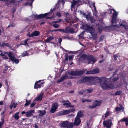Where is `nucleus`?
<instances>
[{
  "label": "nucleus",
  "instance_id": "obj_23",
  "mask_svg": "<svg viewBox=\"0 0 128 128\" xmlns=\"http://www.w3.org/2000/svg\"><path fill=\"white\" fill-rule=\"evenodd\" d=\"M19 113V112H18L15 113V114L14 115L13 117L14 118L15 120H18L20 118V117L18 115Z\"/></svg>",
  "mask_w": 128,
  "mask_h": 128
},
{
  "label": "nucleus",
  "instance_id": "obj_6",
  "mask_svg": "<svg viewBox=\"0 0 128 128\" xmlns=\"http://www.w3.org/2000/svg\"><path fill=\"white\" fill-rule=\"evenodd\" d=\"M112 124V122L111 121L109 120H107L106 121L104 120L103 122V124L104 126L107 128H110Z\"/></svg>",
  "mask_w": 128,
  "mask_h": 128
},
{
  "label": "nucleus",
  "instance_id": "obj_15",
  "mask_svg": "<svg viewBox=\"0 0 128 128\" xmlns=\"http://www.w3.org/2000/svg\"><path fill=\"white\" fill-rule=\"evenodd\" d=\"M119 106L120 107L118 106L115 108V109L116 112L120 111L121 110H122V111H124V108L121 104H120Z\"/></svg>",
  "mask_w": 128,
  "mask_h": 128
},
{
  "label": "nucleus",
  "instance_id": "obj_58",
  "mask_svg": "<svg viewBox=\"0 0 128 128\" xmlns=\"http://www.w3.org/2000/svg\"><path fill=\"white\" fill-rule=\"evenodd\" d=\"M62 41V39L61 38H60L59 40V42L60 44H61V42Z\"/></svg>",
  "mask_w": 128,
  "mask_h": 128
},
{
  "label": "nucleus",
  "instance_id": "obj_34",
  "mask_svg": "<svg viewBox=\"0 0 128 128\" xmlns=\"http://www.w3.org/2000/svg\"><path fill=\"white\" fill-rule=\"evenodd\" d=\"M9 46H10V45L8 43H6L4 42L2 44V47H4L5 46L8 47Z\"/></svg>",
  "mask_w": 128,
  "mask_h": 128
},
{
  "label": "nucleus",
  "instance_id": "obj_39",
  "mask_svg": "<svg viewBox=\"0 0 128 128\" xmlns=\"http://www.w3.org/2000/svg\"><path fill=\"white\" fill-rule=\"evenodd\" d=\"M52 26L55 28H57L60 26V25L57 24H53Z\"/></svg>",
  "mask_w": 128,
  "mask_h": 128
},
{
  "label": "nucleus",
  "instance_id": "obj_43",
  "mask_svg": "<svg viewBox=\"0 0 128 128\" xmlns=\"http://www.w3.org/2000/svg\"><path fill=\"white\" fill-rule=\"evenodd\" d=\"M55 16H58V18H60L61 16V13L60 12H58L56 13V15H55Z\"/></svg>",
  "mask_w": 128,
  "mask_h": 128
},
{
  "label": "nucleus",
  "instance_id": "obj_38",
  "mask_svg": "<svg viewBox=\"0 0 128 128\" xmlns=\"http://www.w3.org/2000/svg\"><path fill=\"white\" fill-rule=\"evenodd\" d=\"M56 110V109L52 107L50 110V112L52 113H54L55 112Z\"/></svg>",
  "mask_w": 128,
  "mask_h": 128
},
{
  "label": "nucleus",
  "instance_id": "obj_33",
  "mask_svg": "<svg viewBox=\"0 0 128 128\" xmlns=\"http://www.w3.org/2000/svg\"><path fill=\"white\" fill-rule=\"evenodd\" d=\"M110 113L109 111H107L105 114L102 116V117H104V119L106 118L109 115Z\"/></svg>",
  "mask_w": 128,
  "mask_h": 128
},
{
  "label": "nucleus",
  "instance_id": "obj_48",
  "mask_svg": "<svg viewBox=\"0 0 128 128\" xmlns=\"http://www.w3.org/2000/svg\"><path fill=\"white\" fill-rule=\"evenodd\" d=\"M80 14H82L83 16H85V18L86 17V15H87L85 13H84L82 11H80Z\"/></svg>",
  "mask_w": 128,
  "mask_h": 128
},
{
  "label": "nucleus",
  "instance_id": "obj_19",
  "mask_svg": "<svg viewBox=\"0 0 128 128\" xmlns=\"http://www.w3.org/2000/svg\"><path fill=\"white\" fill-rule=\"evenodd\" d=\"M38 112L40 113L38 114V116H40L45 115L46 113V111L45 110H39Z\"/></svg>",
  "mask_w": 128,
  "mask_h": 128
},
{
  "label": "nucleus",
  "instance_id": "obj_20",
  "mask_svg": "<svg viewBox=\"0 0 128 128\" xmlns=\"http://www.w3.org/2000/svg\"><path fill=\"white\" fill-rule=\"evenodd\" d=\"M79 2L78 0L76 1L74 0H73L72 3L71 5V7L72 8H74V6L76 5V4Z\"/></svg>",
  "mask_w": 128,
  "mask_h": 128
},
{
  "label": "nucleus",
  "instance_id": "obj_59",
  "mask_svg": "<svg viewBox=\"0 0 128 128\" xmlns=\"http://www.w3.org/2000/svg\"><path fill=\"white\" fill-rule=\"evenodd\" d=\"M62 32H63L64 33H67V31L66 30H65L64 29H63L62 30Z\"/></svg>",
  "mask_w": 128,
  "mask_h": 128
},
{
  "label": "nucleus",
  "instance_id": "obj_46",
  "mask_svg": "<svg viewBox=\"0 0 128 128\" xmlns=\"http://www.w3.org/2000/svg\"><path fill=\"white\" fill-rule=\"evenodd\" d=\"M114 59L116 60H117V58L118 57V55L117 54H114Z\"/></svg>",
  "mask_w": 128,
  "mask_h": 128
},
{
  "label": "nucleus",
  "instance_id": "obj_31",
  "mask_svg": "<svg viewBox=\"0 0 128 128\" xmlns=\"http://www.w3.org/2000/svg\"><path fill=\"white\" fill-rule=\"evenodd\" d=\"M53 39V38L51 36L47 38L46 41L47 42H49L50 41Z\"/></svg>",
  "mask_w": 128,
  "mask_h": 128
},
{
  "label": "nucleus",
  "instance_id": "obj_26",
  "mask_svg": "<svg viewBox=\"0 0 128 128\" xmlns=\"http://www.w3.org/2000/svg\"><path fill=\"white\" fill-rule=\"evenodd\" d=\"M84 116V114L81 111L78 112L77 113L76 117L80 118Z\"/></svg>",
  "mask_w": 128,
  "mask_h": 128
},
{
  "label": "nucleus",
  "instance_id": "obj_18",
  "mask_svg": "<svg viewBox=\"0 0 128 128\" xmlns=\"http://www.w3.org/2000/svg\"><path fill=\"white\" fill-rule=\"evenodd\" d=\"M34 18L36 20H38L41 18L44 19L43 14H40L39 15L35 14L34 16Z\"/></svg>",
  "mask_w": 128,
  "mask_h": 128
},
{
  "label": "nucleus",
  "instance_id": "obj_60",
  "mask_svg": "<svg viewBox=\"0 0 128 128\" xmlns=\"http://www.w3.org/2000/svg\"><path fill=\"white\" fill-rule=\"evenodd\" d=\"M120 24L121 26H123V27H125V25L124 24L122 23H120Z\"/></svg>",
  "mask_w": 128,
  "mask_h": 128
},
{
  "label": "nucleus",
  "instance_id": "obj_12",
  "mask_svg": "<svg viewBox=\"0 0 128 128\" xmlns=\"http://www.w3.org/2000/svg\"><path fill=\"white\" fill-rule=\"evenodd\" d=\"M35 112L34 110H30L26 112V115L28 117H30L33 115V114Z\"/></svg>",
  "mask_w": 128,
  "mask_h": 128
},
{
  "label": "nucleus",
  "instance_id": "obj_16",
  "mask_svg": "<svg viewBox=\"0 0 128 128\" xmlns=\"http://www.w3.org/2000/svg\"><path fill=\"white\" fill-rule=\"evenodd\" d=\"M120 122H125L126 126H128V118H124L120 120H119L118 122L119 123Z\"/></svg>",
  "mask_w": 128,
  "mask_h": 128
},
{
  "label": "nucleus",
  "instance_id": "obj_62",
  "mask_svg": "<svg viewBox=\"0 0 128 128\" xmlns=\"http://www.w3.org/2000/svg\"><path fill=\"white\" fill-rule=\"evenodd\" d=\"M0 55L2 57H3L5 56L6 55L5 54H3L2 53H1L0 54Z\"/></svg>",
  "mask_w": 128,
  "mask_h": 128
},
{
  "label": "nucleus",
  "instance_id": "obj_24",
  "mask_svg": "<svg viewBox=\"0 0 128 128\" xmlns=\"http://www.w3.org/2000/svg\"><path fill=\"white\" fill-rule=\"evenodd\" d=\"M40 32L37 31H35L32 32V36H38L40 34Z\"/></svg>",
  "mask_w": 128,
  "mask_h": 128
},
{
  "label": "nucleus",
  "instance_id": "obj_28",
  "mask_svg": "<svg viewBox=\"0 0 128 128\" xmlns=\"http://www.w3.org/2000/svg\"><path fill=\"white\" fill-rule=\"evenodd\" d=\"M29 51L27 50L25 51L24 52L22 53V54L21 56H25L28 55Z\"/></svg>",
  "mask_w": 128,
  "mask_h": 128
},
{
  "label": "nucleus",
  "instance_id": "obj_56",
  "mask_svg": "<svg viewBox=\"0 0 128 128\" xmlns=\"http://www.w3.org/2000/svg\"><path fill=\"white\" fill-rule=\"evenodd\" d=\"M16 10V9L14 8L12 11V12L13 14L15 12Z\"/></svg>",
  "mask_w": 128,
  "mask_h": 128
},
{
  "label": "nucleus",
  "instance_id": "obj_8",
  "mask_svg": "<svg viewBox=\"0 0 128 128\" xmlns=\"http://www.w3.org/2000/svg\"><path fill=\"white\" fill-rule=\"evenodd\" d=\"M86 30L89 31L90 33H92L93 31V27L92 26H90V24H88L86 25Z\"/></svg>",
  "mask_w": 128,
  "mask_h": 128
},
{
  "label": "nucleus",
  "instance_id": "obj_5",
  "mask_svg": "<svg viewBox=\"0 0 128 128\" xmlns=\"http://www.w3.org/2000/svg\"><path fill=\"white\" fill-rule=\"evenodd\" d=\"M85 72L84 70H76L75 71H71L68 72L69 75L72 76H81L83 75Z\"/></svg>",
  "mask_w": 128,
  "mask_h": 128
},
{
  "label": "nucleus",
  "instance_id": "obj_51",
  "mask_svg": "<svg viewBox=\"0 0 128 128\" xmlns=\"http://www.w3.org/2000/svg\"><path fill=\"white\" fill-rule=\"evenodd\" d=\"M4 123V120L3 119H2V122H0V127H1V126Z\"/></svg>",
  "mask_w": 128,
  "mask_h": 128
},
{
  "label": "nucleus",
  "instance_id": "obj_40",
  "mask_svg": "<svg viewBox=\"0 0 128 128\" xmlns=\"http://www.w3.org/2000/svg\"><path fill=\"white\" fill-rule=\"evenodd\" d=\"M12 62L15 63H16V64H17L19 62V61L18 59L16 58H15Z\"/></svg>",
  "mask_w": 128,
  "mask_h": 128
},
{
  "label": "nucleus",
  "instance_id": "obj_61",
  "mask_svg": "<svg viewBox=\"0 0 128 128\" xmlns=\"http://www.w3.org/2000/svg\"><path fill=\"white\" fill-rule=\"evenodd\" d=\"M62 39H65L66 38H67L68 39H69V38L68 37H66L65 36H62Z\"/></svg>",
  "mask_w": 128,
  "mask_h": 128
},
{
  "label": "nucleus",
  "instance_id": "obj_53",
  "mask_svg": "<svg viewBox=\"0 0 128 128\" xmlns=\"http://www.w3.org/2000/svg\"><path fill=\"white\" fill-rule=\"evenodd\" d=\"M118 77L116 78H114L113 79V80L114 81H116L118 80Z\"/></svg>",
  "mask_w": 128,
  "mask_h": 128
},
{
  "label": "nucleus",
  "instance_id": "obj_29",
  "mask_svg": "<svg viewBox=\"0 0 128 128\" xmlns=\"http://www.w3.org/2000/svg\"><path fill=\"white\" fill-rule=\"evenodd\" d=\"M65 54L64 56L65 57V58L64 60V63L67 62L68 61V54L67 53H65Z\"/></svg>",
  "mask_w": 128,
  "mask_h": 128
},
{
  "label": "nucleus",
  "instance_id": "obj_57",
  "mask_svg": "<svg viewBox=\"0 0 128 128\" xmlns=\"http://www.w3.org/2000/svg\"><path fill=\"white\" fill-rule=\"evenodd\" d=\"M16 0H11L9 2L10 3H13L15 2V1Z\"/></svg>",
  "mask_w": 128,
  "mask_h": 128
},
{
  "label": "nucleus",
  "instance_id": "obj_30",
  "mask_svg": "<svg viewBox=\"0 0 128 128\" xmlns=\"http://www.w3.org/2000/svg\"><path fill=\"white\" fill-rule=\"evenodd\" d=\"M68 125L67 126V128H72L73 126H74L73 125L72 123L71 122L70 123V122H68Z\"/></svg>",
  "mask_w": 128,
  "mask_h": 128
},
{
  "label": "nucleus",
  "instance_id": "obj_52",
  "mask_svg": "<svg viewBox=\"0 0 128 128\" xmlns=\"http://www.w3.org/2000/svg\"><path fill=\"white\" fill-rule=\"evenodd\" d=\"M36 104V103L35 102H33V103L32 104H30V107L31 108H32L33 107H34V106L35 105V104Z\"/></svg>",
  "mask_w": 128,
  "mask_h": 128
},
{
  "label": "nucleus",
  "instance_id": "obj_17",
  "mask_svg": "<svg viewBox=\"0 0 128 128\" xmlns=\"http://www.w3.org/2000/svg\"><path fill=\"white\" fill-rule=\"evenodd\" d=\"M12 52H10L8 54V56L10 60L12 62L15 58L14 56L12 55Z\"/></svg>",
  "mask_w": 128,
  "mask_h": 128
},
{
  "label": "nucleus",
  "instance_id": "obj_21",
  "mask_svg": "<svg viewBox=\"0 0 128 128\" xmlns=\"http://www.w3.org/2000/svg\"><path fill=\"white\" fill-rule=\"evenodd\" d=\"M110 10H113L114 12L112 14V17L116 18L117 14L116 11L114 8L112 9L110 8Z\"/></svg>",
  "mask_w": 128,
  "mask_h": 128
},
{
  "label": "nucleus",
  "instance_id": "obj_14",
  "mask_svg": "<svg viewBox=\"0 0 128 128\" xmlns=\"http://www.w3.org/2000/svg\"><path fill=\"white\" fill-rule=\"evenodd\" d=\"M68 124V121H66L60 124V126L63 128H67Z\"/></svg>",
  "mask_w": 128,
  "mask_h": 128
},
{
  "label": "nucleus",
  "instance_id": "obj_49",
  "mask_svg": "<svg viewBox=\"0 0 128 128\" xmlns=\"http://www.w3.org/2000/svg\"><path fill=\"white\" fill-rule=\"evenodd\" d=\"M70 104V103H64L63 104V105L64 106H67V107H69V105Z\"/></svg>",
  "mask_w": 128,
  "mask_h": 128
},
{
  "label": "nucleus",
  "instance_id": "obj_63",
  "mask_svg": "<svg viewBox=\"0 0 128 128\" xmlns=\"http://www.w3.org/2000/svg\"><path fill=\"white\" fill-rule=\"evenodd\" d=\"M4 58L5 59H8V57L6 56V55L3 58Z\"/></svg>",
  "mask_w": 128,
  "mask_h": 128
},
{
  "label": "nucleus",
  "instance_id": "obj_36",
  "mask_svg": "<svg viewBox=\"0 0 128 128\" xmlns=\"http://www.w3.org/2000/svg\"><path fill=\"white\" fill-rule=\"evenodd\" d=\"M116 18L112 17V23L113 24L114 23H116Z\"/></svg>",
  "mask_w": 128,
  "mask_h": 128
},
{
  "label": "nucleus",
  "instance_id": "obj_32",
  "mask_svg": "<svg viewBox=\"0 0 128 128\" xmlns=\"http://www.w3.org/2000/svg\"><path fill=\"white\" fill-rule=\"evenodd\" d=\"M122 93V92L120 90L117 91L114 94L115 96L121 95Z\"/></svg>",
  "mask_w": 128,
  "mask_h": 128
},
{
  "label": "nucleus",
  "instance_id": "obj_2",
  "mask_svg": "<svg viewBox=\"0 0 128 128\" xmlns=\"http://www.w3.org/2000/svg\"><path fill=\"white\" fill-rule=\"evenodd\" d=\"M96 77L86 76L80 79L78 81L79 84H83L88 82L87 84L89 86H92L95 84Z\"/></svg>",
  "mask_w": 128,
  "mask_h": 128
},
{
  "label": "nucleus",
  "instance_id": "obj_41",
  "mask_svg": "<svg viewBox=\"0 0 128 128\" xmlns=\"http://www.w3.org/2000/svg\"><path fill=\"white\" fill-rule=\"evenodd\" d=\"M93 105L92 106H90V105L88 106H87V108H88L90 109H94V108H95V106H94V105Z\"/></svg>",
  "mask_w": 128,
  "mask_h": 128
},
{
  "label": "nucleus",
  "instance_id": "obj_11",
  "mask_svg": "<svg viewBox=\"0 0 128 128\" xmlns=\"http://www.w3.org/2000/svg\"><path fill=\"white\" fill-rule=\"evenodd\" d=\"M86 18L88 20H89L91 23H94V20L93 16H90V13H88V14L86 15Z\"/></svg>",
  "mask_w": 128,
  "mask_h": 128
},
{
  "label": "nucleus",
  "instance_id": "obj_9",
  "mask_svg": "<svg viewBox=\"0 0 128 128\" xmlns=\"http://www.w3.org/2000/svg\"><path fill=\"white\" fill-rule=\"evenodd\" d=\"M69 113L68 110H66L59 112L57 114L58 116H61L68 114Z\"/></svg>",
  "mask_w": 128,
  "mask_h": 128
},
{
  "label": "nucleus",
  "instance_id": "obj_3",
  "mask_svg": "<svg viewBox=\"0 0 128 128\" xmlns=\"http://www.w3.org/2000/svg\"><path fill=\"white\" fill-rule=\"evenodd\" d=\"M81 56L84 60H86V62L88 64H94L97 60L96 58L92 55H87L83 54Z\"/></svg>",
  "mask_w": 128,
  "mask_h": 128
},
{
  "label": "nucleus",
  "instance_id": "obj_13",
  "mask_svg": "<svg viewBox=\"0 0 128 128\" xmlns=\"http://www.w3.org/2000/svg\"><path fill=\"white\" fill-rule=\"evenodd\" d=\"M81 120L79 117H76L74 120V125L78 126L80 124Z\"/></svg>",
  "mask_w": 128,
  "mask_h": 128
},
{
  "label": "nucleus",
  "instance_id": "obj_54",
  "mask_svg": "<svg viewBox=\"0 0 128 128\" xmlns=\"http://www.w3.org/2000/svg\"><path fill=\"white\" fill-rule=\"evenodd\" d=\"M74 56H69V60H72V59L73 58Z\"/></svg>",
  "mask_w": 128,
  "mask_h": 128
},
{
  "label": "nucleus",
  "instance_id": "obj_4",
  "mask_svg": "<svg viewBox=\"0 0 128 128\" xmlns=\"http://www.w3.org/2000/svg\"><path fill=\"white\" fill-rule=\"evenodd\" d=\"M56 9V7L55 6L53 8H52L50 10V12L46 13L43 14L44 18L46 19H51L54 18L56 17L55 13L54 12Z\"/></svg>",
  "mask_w": 128,
  "mask_h": 128
},
{
  "label": "nucleus",
  "instance_id": "obj_1",
  "mask_svg": "<svg viewBox=\"0 0 128 128\" xmlns=\"http://www.w3.org/2000/svg\"><path fill=\"white\" fill-rule=\"evenodd\" d=\"M118 70L117 69L115 72L112 74V77H114L116 74V73L118 72ZM112 77L109 78H106L102 77L98 78L96 77L95 83L98 82L100 84L101 87L103 89L106 90L110 88L109 82L110 81V79Z\"/></svg>",
  "mask_w": 128,
  "mask_h": 128
},
{
  "label": "nucleus",
  "instance_id": "obj_22",
  "mask_svg": "<svg viewBox=\"0 0 128 128\" xmlns=\"http://www.w3.org/2000/svg\"><path fill=\"white\" fill-rule=\"evenodd\" d=\"M43 95L44 94L43 93H41L36 98V100L38 101H40L42 99Z\"/></svg>",
  "mask_w": 128,
  "mask_h": 128
},
{
  "label": "nucleus",
  "instance_id": "obj_55",
  "mask_svg": "<svg viewBox=\"0 0 128 128\" xmlns=\"http://www.w3.org/2000/svg\"><path fill=\"white\" fill-rule=\"evenodd\" d=\"M27 36H28L30 37H33L32 33L31 34H30V33H29L28 34H27Z\"/></svg>",
  "mask_w": 128,
  "mask_h": 128
},
{
  "label": "nucleus",
  "instance_id": "obj_37",
  "mask_svg": "<svg viewBox=\"0 0 128 128\" xmlns=\"http://www.w3.org/2000/svg\"><path fill=\"white\" fill-rule=\"evenodd\" d=\"M30 100L28 101V100L26 99V103L25 104L24 106H27L30 104Z\"/></svg>",
  "mask_w": 128,
  "mask_h": 128
},
{
  "label": "nucleus",
  "instance_id": "obj_35",
  "mask_svg": "<svg viewBox=\"0 0 128 128\" xmlns=\"http://www.w3.org/2000/svg\"><path fill=\"white\" fill-rule=\"evenodd\" d=\"M99 70L98 68L94 69L92 70L93 74L98 73L99 72Z\"/></svg>",
  "mask_w": 128,
  "mask_h": 128
},
{
  "label": "nucleus",
  "instance_id": "obj_44",
  "mask_svg": "<svg viewBox=\"0 0 128 128\" xmlns=\"http://www.w3.org/2000/svg\"><path fill=\"white\" fill-rule=\"evenodd\" d=\"M93 38L94 39H96L97 38V34H93L92 35Z\"/></svg>",
  "mask_w": 128,
  "mask_h": 128
},
{
  "label": "nucleus",
  "instance_id": "obj_10",
  "mask_svg": "<svg viewBox=\"0 0 128 128\" xmlns=\"http://www.w3.org/2000/svg\"><path fill=\"white\" fill-rule=\"evenodd\" d=\"M101 100H96L93 102L92 104L94 105L95 107L96 108L97 106H100L101 104Z\"/></svg>",
  "mask_w": 128,
  "mask_h": 128
},
{
  "label": "nucleus",
  "instance_id": "obj_45",
  "mask_svg": "<svg viewBox=\"0 0 128 128\" xmlns=\"http://www.w3.org/2000/svg\"><path fill=\"white\" fill-rule=\"evenodd\" d=\"M61 22V20L60 19L58 21H53L52 23V24H56L57 23H58L60 22Z\"/></svg>",
  "mask_w": 128,
  "mask_h": 128
},
{
  "label": "nucleus",
  "instance_id": "obj_25",
  "mask_svg": "<svg viewBox=\"0 0 128 128\" xmlns=\"http://www.w3.org/2000/svg\"><path fill=\"white\" fill-rule=\"evenodd\" d=\"M58 106V104L57 102H55L52 104V107L56 110Z\"/></svg>",
  "mask_w": 128,
  "mask_h": 128
},
{
  "label": "nucleus",
  "instance_id": "obj_50",
  "mask_svg": "<svg viewBox=\"0 0 128 128\" xmlns=\"http://www.w3.org/2000/svg\"><path fill=\"white\" fill-rule=\"evenodd\" d=\"M87 92L89 93H90L93 90V89H88L87 90Z\"/></svg>",
  "mask_w": 128,
  "mask_h": 128
},
{
  "label": "nucleus",
  "instance_id": "obj_47",
  "mask_svg": "<svg viewBox=\"0 0 128 128\" xmlns=\"http://www.w3.org/2000/svg\"><path fill=\"white\" fill-rule=\"evenodd\" d=\"M86 74H93L92 71V70L87 71L86 72Z\"/></svg>",
  "mask_w": 128,
  "mask_h": 128
},
{
  "label": "nucleus",
  "instance_id": "obj_27",
  "mask_svg": "<svg viewBox=\"0 0 128 128\" xmlns=\"http://www.w3.org/2000/svg\"><path fill=\"white\" fill-rule=\"evenodd\" d=\"M66 78V76H64L62 77L59 80L57 81L58 83H60L64 80Z\"/></svg>",
  "mask_w": 128,
  "mask_h": 128
},
{
  "label": "nucleus",
  "instance_id": "obj_64",
  "mask_svg": "<svg viewBox=\"0 0 128 128\" xmlns=\"http://www.w3.org/2000/svg\"><path fill=\"white\" fill-rule=\"evenodd\" d=\"M24 44H25V46H28V44L27 43V42L26 41V40L24 42Z\"/></svg>",
  "mask_w": 128,
  "mask_h": 128
},
{
  "label": "nucleus",
  "instance_id": "obj_7",
  "mask_svg": "<svg viewBox=\"0 0 128 128\" xmlns=\"http://www.w3.org/2000/svg\"><path fill=\"white\" fill-rule=\"evenodd\" d=\"M41 81V80H39L35 83L34 86V88L35 89H37L41 88V86L44 83V82H42L40 83V84L38 83H40Z\"/></svg>",
  "mask_w": 128,
  "mask_h": 128
},
{
  "label": "nucleus",
  "instance_id": "obj_42",
  "mask_svg": "<svg viewBox=\"0 0 128 128\" xmlns=\"http://www.w3.org/2000/svg\"><path fill=\"white\" fill-rule=\"evenodd\" d=\"M68 110L69 112V113H70L74 111L75 110V109L74 108H72L71 109H69Z\"/></svg>",
  "mask_w": 128,
  "mask_h": 128
}]
</instances>
